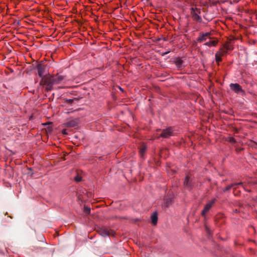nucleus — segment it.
Instances as JSON below:
<instances>
[{
  "instance_id": "27",
  "label": "nucleus",
  "mask_w": 257,
  "mask_h": 257,
  "mask_svg": "<svg viewBox=\"0 0 257 257\" xmlns=\"http://www.w3.org/2000/svg\"><path fill=\"white\" fill-rule=\"evenodd\" d=\"M237 187H238V186H234V187H232V188H233V192H234V194H235V190L237 189Z\"/></svg>"
},
{
  "instance_id": "11",
  "label": "nucleus",
  "mask_w": 257,
  "mask_h": 257,
  "mask_svg": "<svg viewBox=\"0 0 257 257\" xmlns=\"http://www.w3.org/2000/svg\"><path fill=\"white\" fill-rule=\"evenodd\" d=\"M152 223L153 225H155L158 221V214L156 212H154L151 215Z\"/></svg>"
},
{
  "instance_id": "14",
  "label": "nucleus",
  "mask_w": 257,
  "mask_h": 257,
  "mask_svg": "<svg viewBox=\"0 0 257 257\" xmlns=\"http://www.w3.org/2000/svg\"><path fill=\"white\" fill-rule=\"evenodd\" d=\"M221 54L220 51H217L215 53V60L216 63L219 64V63L222 61Z\"/></svg>"
},
{
  "instance_id": "22",
  "label": "nucleus",
  "mask_w": 257,
  "mask_h": 257,
  "mask_svg": "<svg viewBox=\"0 0 257 257\" xmlns=\"http://www.w3.org/2000/svg\"><path fill=\"white\" fill-rule=\"evenodd\" d=\"M84 211H85L86 213L89 214V213H90V208L85 206V207H84Z\"/></svg>"
},
{
  "instance_id": "18",
  "label": "nucleus",
  "mask_w": 257,
  "mask_h": 257,
  "mask_svg": "<svg viewBox=\"0 0 257 257\" xmlns=\"http://www.w3.org/2000/svg\"><path fill=\"white\" fill-rule=\"evenodd\" d=\"M232 187H234V185H233V183L231 184V185H228L227 186H226L223 190V191L224 192H226V191H229L230 189H231L232 188Z\"/></svg>"
},
{
  "instance_id": "10",
  "label": "nucleus",
  "mask_w": 257,
  "mask_h": 257,
  "mask_svg": "<svg viewBox=\"0 0 257 257\" xmlns=\"http://www.w3.org/2000/svg\"><path fill=\"white\" fill-rule=\"evenodd\" d=\"M192 16L193 20L198 22H201L202 21V18L200 16H199L197 13H196L194 10V9H192Z\"/></svg>"
},
{
  "instance_id": "7",
  "label": "nucleus",
  "mask_w": 257,
  "mask_h": 257,
  "mask_svg": "<svg viewBox=\"0 0 257 257\" xmlns=\"http://www.w3.org/2000/svg\"><path fill=\"white\" fill-rule=\"evenodd\" d=\"M38 75L40 77L44 76V72L46 69V66L42 64H38L37 66Z\"/></svg>"
},
{
  "instance_id": "9",
  "label": "nucleus",
  "mask_w": 257,
  "mask_h": 257,
  "mask_svg": "<svg viewBox=\"0 0 257 257\" xmlns=\"http://www.w3.org/2000/svg\"><path fill=\"white\" fill-rule=\"evenodd\" d=\"M44 84L46 85L53 86L56 84L54 81V77H49L46 78L44 82Z\"/></svg>"
},
{
  "instance_id": "3",
  "label": "nucleus",
  "mask_w": 257,
  "mask_h": 257,
  "mask_svg": "<svg viewBox=\"0 0 257 257\" xmlns=\"http://www.w3.org/2000/svg\"><path fill=\"white\" fill-rule=\"evenodd\" d=\"M193 184L194 183L191 177L189 175H187L184 181V187L188 189H191L193 186Z\"/></svg>"
},
{
  "instance_id": "21",
  "label": "nucleus",
  "mask_w": 257,
  "mask_h": 257,
  "mask_svg": "<svg viewBox=\"0 0 257 257\" xmlns=\"http://www.w3.org/2000/svg\"><path fill=\"white\" fill-rule=\"evenodd\" d=\"M81 179H82L81 177L80 176H79V175H77L74 178L75 181L77 182L81 181Z\"/></svg>"
},
{
  "instance_id": "1",
  "label": "nucleus",
  "mask_w": 257,
  "mask_h": 257,
  "mask_svg": "<svg viewBox=\"0 0 257 257\" xmlns=\"http://www.w3.org/2000/svg\"><path fill=\"white\" fill-rule=\"evenodd\" d=\"M230 89L237 94H244L245 91L242 89L241 86L238 83H230L229 84Z\"/></svg>"
},
{
  "instance_id": "26",
  "label": "nucleus",
  "mask_w": 257,
  "mask_h": 257,
  "mask_svg": "<svg viewBox=\"0 0 257 257\" xmlns=\"http://www.w3.org/2000/svg\"><path fill=\"white\" fill-rule=\"evenodd\" d=\"M46 89L47 91H50L52 89V86H50V85H46Z\"/></svg>"
},
{
  "instance_id": "8",
  "label": "nucleus",
  "mask_w": 257,
  "mask_h": 257,
  "mask_svg": "<svg viewBox=\"0 0 257 257\" xmlns=\"http://www.w3.org/2000/svg\"><path fill=\"white\" fill-rule=\"evenodd\" d=\"M79 120L78 118H75L70 120L65 123V125L68 127H75L78 124Z\"/></svg>"
},
{
  "instance_id": "13",
  "label": "nucleus",
  "mask_w": 257,
  "mask_h": 257,
  "mask_svg": "<svg viewBox=\"0 0 257 257\" xmlns=\"http://www.w3.org/2000/svg\"><path fill=\"white\" fill-rule=\"evenodd\" d=\"M172 202V199L170 198H166L164 201V203L163 205V207H169L171 205Z\"/></svg>"
},
{
  "instance_id": "17",
  "label": "nucleus",
  "mask_w": 257,
  "mask_h": 257,
  "mask_svg": "<svg viewBox=\"0 0 257 257\" xmlns=\"http://www.w3.org/2000/svg\"><path fill=\"white\" fill-rule=\"evenodd\" d=\"M78 99L77 98H74L73 99H65V102L67 103L71 104L72 103L74 100H77Z\"/></svg>"
},
{
  "instance_id": "28",
  "label": "nucleus",
  "mask_w": 257,
  "mask_h": 257,
  "mask_svg": "<svg viewBox=\"0 0 257 257\" xmlns=\"http://www.w3.org/2000/svg\"><path fill=\"white\" fill-rule=\"evenodd\" d=\"M230 142H231V143H235V140L234 138H231L230 140Z\"/></svg>"
},
{
  "instance_id": "6",
  "label": "nucleus",
  "mask_w": 257,
  "mask_h": 257,
  "mask_svg": "<svg viewBox=\"0 0 257 257\" xmlns=\"http://www.w3.org/2000/svg\"><path fill=\"white\" fill-rule=\"evenodd\" d=\"M216 199H213L209 203L206 204L202 211V215L204 216L205 214L210 210L212 207V205L215 202Z\"/></svg>"
},
{
  "instance_id": "12",
  "label": "nucleus",
  "mask_w": 257,
  "mask_h": 257,
  "mask_svg": "<svg viewBox=\"0 0 257 257\" xmlns=\"http://www.w3.org/2000/svg\"><path fill=\"white\" fill-rule=\"evenodd\" d=\"M217 42L218 41L217 40H211V39H210L209 40L208 42H206L204 45L209 47L215 46Z\"/></svg>"
},
{
  "instance_id": "25",
  "label": "nucleus",
  "mask_w": 257,
  "mask_h": 257,
  "mask_svg": "<svg viewBox=\"0 0 257 257\" xmlns=\"http://www.w3.org/2000/svg\"><path fill=\"white\" fill-rule=\"evenodd\" d=\"M233 185H234V186H238L239 185L242 186L243 185V183L242 182H238V183H233Z\"/></svg>"
},
{
  "instance_id": "15",
  "label": "nucleus",
  "mask_w": 257,
  "mask_h": 257,
  "mask_svg": "<svg viewBox=\"0 0 257 257\" xmlns=\"http://www.w3.org/2000/svg\"><path fill=\"white\" fill-rule=\"evenodd\" d=\"M183 63V61L179 58H177L175 61L176 65L178 68H181L182 67Z\"/></svg>"
},
{
  "instance_id": "5",
  "label": "nucleus",
  "mask_w": 257,
  "mask_h": 257,
  "mask_svg": "<svg viewBox=\"0 0 257 257\" xmlns=\"http://www.w3.org/2000/svg\"><path fill=\"white\" fill-rule=\"evenodd\" d=\"M98 232L99 234L103 237L112 236L114 234L112 231H109L107 228H100L98 230Z\"/></svg>"
},
{
  "instance_id": "24",
  "label": "nucleus",
  "mask_w": 257,
  "mask_h": 257,
  "mask_svg": "<svg viewBox=\"0 0 257 257\" xmlns=\"http://www.w3.org/2000/svg\"><path fill=\"white\" fill-rule=\"evenodd\" d=\"M224 48L226 49L227 51L231 49V47L227 44L224 46Z\"/></svg>"
},
{
  "instance_id": "4",
  "label": "nucleus",
  "mask_w": 257,
  "mask_h": 257,
  "mask_svg": "<svg viewBox=\"0 0 257 257\" xmlns=\"http://www.w3.org/2000/svg\"><path fill=\"white\" fill-rule=\"evenodd\" d=\"M210 39H211L210 33H202L200 34V36L197 38V41L201 43Z\"/></svg>"
},
{
  "instance_id": "29",
  "label": "nucleus",
  "mask_w": 257,
  "mask_h": 257,
  "mask_svg": "<svg viewBox=\"0 0 257 257\" xmlns=\"http://www.w3.org/2000/svg\"><path fill=\"white\" fill-rule=\"evenodd\" d=\"M62 133H63V134H67L66 130H63L62 131Z\"/></svg>"
},
{
  "instance_id": "19",
  "label": "nucleus",
  "mask_w": 257,
  "mask_h": 257,
  "mask_svg": "<svg viewBox=\"0 0 257 257\" xmlns=\"http://www.w3.org/2000/svg\"><path fill=\"white\" fill-rule=\"evenodd\" d=\"M28 170H29V172L27 173V174L30 175L31 177H33V172L32 171V169L31 168H28Z\"/></svg>"
},
{
  "instance_id": "2",
  "label": "nucleus",
  "mask_w": 257,
  "mask_h": 257,
  "mask_svg": "<svg viewBox=\"0 0 257 257\" xmlns=\"http://www.w3.org/2000/svg\"><path fill=\"white\" fill-rule=\"evenodd\" d=\"M173 131L172 127H168L166 129L162 130L160 136L166 139L169 138L170 136L173 135Z\"/></svg>"
},
{
  "instance_id": "20",
  "label": "nucleus",
  "mask_w": 257,
  "mask_h": 257,
  "mask_svg": "<svg viewBox=\"0 0 257 257\" xmlns=\"http://www.w3.org/2000/svg\"><path fill=\"white\" fill-rule=\"evenodd\" d=\"M219 51H220L221 52V56H222V55H223L225 54H226L227 53V51L223 48H221Z\"/></svg>"
},
{
  "instance_id": "16",
  "label": "nucleus",
  "mask_w": 257,
  "mask_h": 257,
  "mask_svg": "<svg viewBox=\"0 0 257 257\" xmlns=\"http://www.w3.org/2000/svg\"><path fill=\"white\" fill-rule=\"evenodd\" d=\"M63 79L64 77L63 76H56L54 77V81L56 84L59 83Z\"/></svg>"
},
{
  "instance_id": "23",
  "label": "nucleus",
  "mask_w": 257,
  "mask_h": 257,
  "mask_svg": "<svg viewBox=\"0 0 257 257\" xmlns=\"http://www.w3.org/2000/svg\"><path fill=\"white\" fill-rule=\"evenodd\" d=\"M145 150H146V148L145 147H143L142 149H141L140 152V154L142 156H143V154H144Z\"/></svg>"
}]
</instances>
